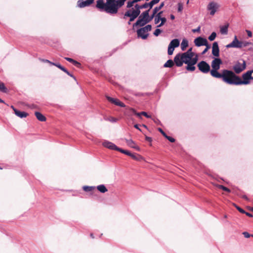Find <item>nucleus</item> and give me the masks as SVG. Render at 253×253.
Wrapping results in <instances>:
<instances>
[{"label":"nucleus","instance_id":"nucleus-1","mask_svg":"<svg viewBox=\"0 0 253 253\" xmlns=\"http://www.w3.org/2000/svg\"><path fill=\"white\" fill-rule=\"evenodd\" d=\"M126 0H97L95 7L100 11L114 15L118 13L120 8L122 7Z\"/></svg>","mask_w":253,"mask_h":253},{"label":"nucleus","instance_id":"nucleus-2","mask_svg":"<svg viewBox=\"0 0 253 253\" xmlns=\"http://www.w3.org/2000/svg\"><path fill=\"white\" fill-rule=\"evenodd\" d=\"M221 64L222 61L220 58H214L211 63L212 69L210 71V74L213 77L221 78L224 82L229 84L233 71L225 69L222 71L221 73H219L218 70L220 69Z\"/></svg>","mask_w":253,"mask_h":253},{"label":"nucleus","instance_id":"nucleus-3","mask_svg":"<svg viewBox=\"0 0 253 253\" xmlns=\"http://www.w3.org/2000/svg\"><path fill=\"white\" fill-rule=\"evenodd\" d=\"M242 78L243 80L233 72L229 84L241 85L250 84L251 83L250 81L253 80V70L248 71L244 73L242 76Z\"/></svg>","mask_w":253,"mask_h":253},{"label":"nucleus","instance_id":"nucleus-4","mask_svg":"<svg viewBox=\"0 0 253 253\" xmlns=\"http://www.w3.org/2000/svg\"><path fill=\"white\" fill-rule=\"evenodd\" d=\"M151 30L152 26L151 25H147L144 27L141 28L137 30V37L145 40L148 37L149 34L148 32Z\"/></svg>","mask_w":253,"mask_h":253},{"label":"nucleus","instance_id":"nucleus-5","mask_svg":"<svg viewBox=\"0 0 253 253\" xmlns=\"http://www.w3.org/2000/svg\"><path fill=\"white\" fill-rule=\"evenodd\" d=\"M246 68V63L245 60H243V63L237 62L233 67L234 73L239 74L243 71Z\"/></svg>","mask_w":253,"mask_h":253},{"label":"nucleus","instance_id":"nucleus-6","mask_svg":"<svg viewBox=\"0 0 253 253\" xmlns=\"http://www.w3.org/2000/svg\"><path fill=\"white\" fill-rule=\"evenodd\" d=\"M199 70L203 73L206 74L211 71L210 66L205 61L200 62L198 65Z\"/></svg>","mask_w":253,"mask_h":253},{"label":"nucleus","instance_id":"nucleus-7","mask_svg":"<svg viewBox=\"0 0 253 253\" xmlns=\"http://www.w3.org/2000/svg\"><path fill=\"white\" fill-rule=\"evenodd\" d=\"M220 7V5L214 1L210 2L208 6L207 9L210 11V15H214Z\"/></svg>","mask_w":253,"mask_h":253},{"label":"nucleus","instance_id":"nucleus-8","mask_svg":"<svg viewBox=\"0 0 253 253\" xmlns=\"http://www.w3.org/2000/svg\"><path fill=\"white\" fill-rule=\"evenodd\" d=\"M139 16V13L137 11H133L132 10L131 12L130 11H126L124 15V18H125L126 17H129L130 19L128 22V24H130V23L134 20L135 18H136Z\"/></svg>","mask_w":253,"mask_h":253},{"label":"nucleus","instance_id":"nucleus-9","mask_svg":"<svg viewBox=\"0 0 253 253\" xmlns=\"http://www.w3.org/2000/svg\"><path fill=\"white\" fill-rule=\"evenodd\" d=\"M243 42L239 41L237 39V36H235L234 40L232 42L227 44L226 47L227 48H231V47H236V48H241L243 47Z\"/></svg>","mask_w":253,"mask_h":253},{"label":"nucleus","instance_id":"nucleus-10","mask_svg":"<svg viewBox=\"0 0 253 253\" xmlns=\"http://www.w3.org/2000/svg\"><path fill=\"white\" fill-rule=\"evenodd\" d=\"M194 43L196 46L199 47L203 45H207L208 43L206 39L199 37L194 40Z\"/></svg>","mask_w":253,"mask_h":253},{"label":"nucleus","instance_id":"nucleus-11","mask_svg":"<svg viewBox=\"0 0 253 253\" xmlns=\"http://www.w3.org/2000/svg\"><path fill=\"white\" fill-rule=\"evenodd\" d=\"M106 97L107 99L111 103L114 104L115 105L117 106H119L122 107H126L125 104L123 103L122 102L120 101L117 98H114L108 96H106Z\"/></svg>","mask_w":253,"mask_h":253},{"label":"nucleus","instance_id":"nucleus-12","mask_svg":"<svg viewBox=\"0 0 253 253\" xmlns=\"http://www.w3.org/2000/svg\"><path fill=\"white\" fill-rule=\"evenodd\" d=\"M94 0H86L84 1L83 0H79L77 2V5L80 8L88 6L92 4Z\"/></svg>","mask_w":253,"mask_h":253},{"label":"nucleus","instance_id":"nucleus-13","mask_svg":"<svg viewBox=\"0 0 253 253\" xmlns=\"http://www.w3.org/2000/svg\"><path fill=\"white\" fill-rule=\"evenodd\" d=\"M148 23H149V20H147V19H143V18H141V17L139 16L137 21L133 24V27L134 28L137 26L142 27Z\"/></svg>","mask_w":253,"mask_h":253},{"label":"nucleus","instance_id":"nucleus-14","mask_svg":"<svg viewBox=\"0 0 253 253\" xmlns=\"http://www.w3.org/2000/svg\"><path fill=\"white\" fill-rule=\"evenodd\" d=\"M212 54L215 57L219 56V49L217 42H214L212 44Z\"/></svg>","mask_w":253,"mask_h":253},{"label":"nucleus","instance_id":"nucleus-15","mask_svg":"<svg viewBox=\"0 0 253 253\" xmlns=\"http://www.w3.org/2000/svg\"><path fill=\"white\" fill-rule=\"evenodd\" d=\"M103 145L105 147L111 150H115L118 151L119 148L115 144L109 141H105L103 143Z\"/></svg>","mask_w":253,"mask_h":253},{"label":"nucleus","instance_id":"nucleus-16","mask_svg":"<svg viewBox=\"0 0 253 253\" xmlns=\"http://www.w3.org/2000/svg\"><path fill=\"white\" fill-rule=\"evenodd\" d=\"M173 61L177 66L181 67L182 66L183 62L180 53H178L175 55Z\"/></svg>","mask_w":253,"mask_h":253},{"label":"nucleus","instance_id":"nucleus-17","mask_svg":"<svg viewBox=\"0 0 253 253\" xmlns=\"http://www.w3.org/2000/svg\"><path fill=\"white\" fill-rule=\"evenodd\" d=\"M126 143L128 146L131 148H134L137 151L140 150L139 147L135 143V142L131 139H126Z\"/></svg>","mask_w":253,"mask_h":253},{"label":"nucleus","instance_id":"nucleus-18","mask_svg":"<svg viewBox=\"0 0 253 253\" xmlns=\"http://www.w3.org/2000/svg\"><path fill=\"white\" fill-rule=\"evenodd\" d=\"M13 111L15 114L21 118H26L28 116V114L27 113L24 111H20L15 108H13Z\"/></svg>","mask_w":253,"mask_h":253},{"label":"nucleus","instance_id":"nucleus-19","mask_svg":"<svg viewBox=\"0 0 253 253\" xmlns=\"http://www.w3.org/2000/svg\"><path fill=\"white\" fill-rule=\"evenodd\" d=\"M129 110L131 111L132 113H133L135 115H136L137 116L139 117L140 118H141V115H143L145 117H146L147 118H150L151 116L147 114V113L146 112H141L140 113H137L136 112V111L133 109V108H130Z\"/></svg>","mask_w":253,"mask_h":253},{"label":"nucleus","instance_id":"nucleus-20","mask_svg":"<svg viewBox=\"0 0 253 253\" xmlns=\"http://www.w3.org/2000/svg\"><path fill=\"white\" fill-rule=\"evenodd\" d=\"M35 115L37 119L41 122H44L46 121V118L41 113L39 112H36Z\"/></svg>","mask_w":253,"mask_h":253},{"label":"nucleus","instance_id":"nucleus-21","mask_svg":"<svg viewBox=\"0 0 253 253\" xmlns=\"http://www.w3.org/2000/svg\"><path fill=\"white\" fill-rule=\"evenodd\" d=\"M147 7H148V6H147V2L145 3L144 4L141 5H139L136 4L135 5V9H133V10L138 11L139 15L140 13V9L146 8Z\"/></svg>","mask_w":253,"mask_h":253},{"label":"nucleus","instance_id":"nucleus-22","mask_svg":"<svg viewBox=\"0 0 253 253\" xmlns=\"http://www.w3.org/2000/svg\"><path fill=\"white\" fill-rule=\"evenodd\" d=\"M228 24H227L224 26H221L220 27V32L221 33V34L223 35H227L228 33Z\"/></svg>","mask_w":253,"mask_h":253},{"label":"nucleus","instance_id":"nucleus-23","mask_svg":"<svg viewBox=\"0 0 253 253\" xmlns=\"http://www.w3.org/2000/svg\"><path fill=\"white\" fill-rule=\"evenodd\" d=\"M65 59L67 61H69V62H70L72 63L73 64H74L75 66H76V67H78V68H80V67L81 66V64L79 62H78V61H76V60H74V59H72V58H69V57H65Z\"/></svg>","mask_w":253,"mask_h":253},{"label":"nucleus","instance_id":"nucleus-24","mask_svg":"<svg viewBox=\"0 0 253 253\" xmlns=\"http://www.w3.org/2000/svg\"><path fill=\"white\" fill-rule=\"evenodd\" d=\"M97 189L101 193H104L108 191V189L103 184L99 185L97 186Z\"/></svg>","mask_w":253,"mask_h":253},{"label":"nucleus","instance_id":"nucleus-25","mask_svg":"<svg viewBox=\"0 0 253 253\" xmlns=\"http://www.w3.org/2000/svg\"><path fill=\"white\" fill-rule=\"evenodd\" d=\"M174 48L178 47L179 45V41L177 39L172 40L169 44Z\"/></svg>","mask_w":253,"mask_h":253},{"label":"nucleus","instance_id":"nucleus-26","mask_svg":"<svg viewBox=\"0 0 253 253\" xmlns=\"http://www.w3.org/2000/svg\"><path fill=\"white\" fill-rule=\"evenodd\" d=\"M188 46V42L185 40L183 39L181 43V48L182 50H185L186 48Z\"/></svg>","mask_w":253,"mask_h":253},{"label":"nucleus","instance_id":"nucleus-27","mask_svg":"<svg viewBox=\"0 0 253 253\" xmlns=\"http://www.w3.org/2000/svg\"><path fill=\"white\" fill-rule=\"evenodd\" d=\"M187 64V66L186 67V69L187 70L189 71H194L196 69V67L194 66V65L190 62H188V63H186Z\"/></svg>","mask_w":253,"mask_h":253},{"label":"nucleus","instance_id":"nucleus-28","mask_svg":"<svg viewBox=\"0 0 253 253\" xmlns=\"http://www.w3.org/2000/svg\"><path fill=\"white\" fill-rule=\"evenodd\" d=\"M174 65V61L171 59L168 60L164 64V67H172Z\"/></svg>","mask_w":253,"mask_h":253},{"label":"nucleus","instance_id":"nucleus-29","mask_svg":"<svg viewBox=\"0 0 253 253\" xmlns=\"http://www.w3.org/2000/svg\"><path fill=\"white\" fill-rule=\"evenodd\" d=\"M83 189L85 192H91L95 189V187L84 186L83 187Z\"/></svg>","mask_w":253,"mask_h":253},{"label":"nucleus","instance_id":"nucleus-30","mask_svg":"<svg viewBox=\"0 0 253 253\" xmlns=\"http://www.w3.org/2000/svg\"><path fill=\"white\" fill-rule=\"evenodd\" d=\"M0 91L2 92H4V93H6L8 92V89L5 86L4 83H2L0 81Z\"/></svg>","mask_w":253,"mask_h":253},{"label":"nucleus","instance_id":"nucleus-31","mask_svg":"<svg viewBox=\"0 0 253 253\" xmlns=\"http://www.w3.org/2000/svg\"><path fill=\"white\" fill-rule=\"evenodd\" d=\"M150 11V9H149L143 12L140 16L139 17H141V18H143V19H148L149 17V12Z\"/></svg>","mask_w":253,"mask_h":253},{"label":"nucleus","instance_id":"nucleus-32","mask_svg":"<svg viewBox=\"0 0 253 253\" xmlns=\"http://www.w3.org/2000/svg\"><path fill=\"white\" fill-rule=\"evenodd\" d=\"M159 1L160 0H152L149 3H147V6L149 7V9H150L154 4L158 3Z\"/></svg>","mask_w":253,"mask_h":253},{"label":"nucleus","instance_id":"nucleus-33","mask_svg":"<svg viewBox=\"0 0 253 253\" xmlns=\"http://www.w3.org/2000/svg\"><path fill=\"white\" fill-rule=\"evenodd\" d=\"M164 6V2H162L159 6H157L154 8L153 9V11L154 12V14H157V12L162 8V7Z\"/></svg>","mask_w":253,"mask_h":253},{"label":"nucleus","instance_id":"nucleus-34","mask_svg":"<svg viewBox=\"0 0 253 253\" xmlns=\"http://www.w3.org/2000/svg\"><path fill=\"white\" fill-rule=\"evenodd\" d=\"M130 157L133 159L135 160H138V161H139L142 159V157L140 155H139L138 154H136L132 153Z\"/></svg>","mask_w":253,"mask_h":253},{"label":"nucleus","instance_id":"nucleus-35","mask_svg":"<svg viewBox=\"0 0 253 253\" xmlns=\"http://www.w3.org/2000/svg\"><path fill=\"white\" fill-rule=\"evenodd\" d=\"M180 55L181 56V57L183 63H185V64L188 63L189 62V61L190 60V59H188L186 56L183 55V53H180Z\"/></svg>","mask_w":253,"mask_h":253},{"label":"nucleus","instance_id":"nucleus-36","mask_svg":"<svg viewBox=\"0 0 253 253\" xmlns=\"http://www.w3.org/2000/svg\"><path fill=\"white\" fill-rule=\"evenodd\" d=\"M105 120L106 121H108L112 123H115L118 121V119L117 118H114L113 117H111V116H109V117L105 118Z\"/></svg>","mask_w":253,"mask_h":253},{"label":"nucleus","instance_id":"nucleus-37","mask_svg":"<svg viewBox=\"0 0 253 253\" xmlns=\"http://www.w3.org/2000/svg\"><path fill=\"white\" fill-rule=\"evenodd\" d=\"M198 56L196 55L195 57H193L191 59H190L189 62L195 65L198 61Z\"/></svg>","mask_w":253,"mask_h":253},{"label":"nucleus","instance_id":"nucleus-38","mask_svg":"<svg viewBox=\"0 0 253 253\" xmlns=\"http://www.w3.org/2000/svg\"><path fill=\"white\" fill-rule=\"evenodd\" d=\"M174 50V47L169 44V46H168V54L172 55L173 54Z\"/></svg>","mask_w":253,"mask_h":253},{"label":"nucleus","instance_id":"nucleus-39","mask_svg":"<svg viewBox=\"0 0 253 253\" xmlns=\"http://www.w3.org/2000/svg\"><path fill=\"white\" fill-rule=\"evenodd\" d=\"M118 151L123 153V154H125L129 156L130 157L131 155L132 154L131 153H130L129 151H127V150H124V149H122L121 148H119V149L118 150Z\"/></svg>","mask_w":253,"mask_h":253},{"label":"nucleus","instance_id":"nucleus-40","mask_svg":"<svg viewBox=\"0 0 253 253\" xmlns=\"http://www.w3.org/2000/svg\"><path fill=\"white\" fill-rule=\"evenodd\" d=\"M217 187L218 188L221 189L223 190V191H225L228 193L231 192L229 188L224 186L223 185H218Z\"/></svg>","mask_w":253,"mask_h":253},{"label":"nucleus","instance_id":"nucleus-41","mask_svg":"<svg viewBox=\"0 0 253 253\" xmlns=\"http://www.w3.org/2000/svg\"><path fill=\"white\" fill-rule=\"evenodd\" d=\"M216 36V34L215 32H212L211 34L209 37L208 39L210 41H213Z\"/></svg>","mask_w":253,"mask_h":253},{"label":"nucleus","instance_id":"nucleus-42","mask_svg":"<svg viewBox=\"0 0 253 253\" xmlns=\"http://www.w3.org/2000/svg\"><path fill=\"white\" fill-rule=\"evenodd\" d=\"M183 55L186 56L188 59H191L194 56V53H190L189 54L188 53H183Z\"/></svg>","mask_w":253,"mask_h":253},{"label":"nucleus","instance_id":"nucleus-43","mask_svg":"<svg viewBox=\"0 0 253 253\" xmlns=\"http://www.w3.org/2000/svg\"><path fill=\"white\" fill-rule=\"evenodd\" d=\"M233 205L237 209V210L239 211L241 213H245V211L242 209V208H241L240 207H239V206H238L237 205H236L235 204L233 203Z\"/></svg>","mask_w":253,"mask_h":253},{"label":"nucleus","instance_id":"nucleus-44","mask_svg":"<svg viewBox=\"0 0 253 253\" xmlns=\"http://www.w3.org/2000/svg\"><path fill=\"white\" fill-rule=\"evenodd\" d=\"M160 21H161V23H160V24H159L157 26L158 27H160L162 26L165 24V23L166 22L167 19L165 17H161V19Z\"/></svg>","mask_w":253,"mask_h":253},{"label":"nucleus","instance_id":"nucleus-45","mask_svg":"<svg viewBox=\"0 0 253 253\" xmlns=\"http://www.w3.org/2000/svg\"><path fill=\"white\" fill-rule=\"evenodd\" d=\"M52 65L55 66L60 69H61L62 71H63V70L65 69L64 67L62 66L59 63H54V64H52Z\"/></svg>","mask_w":253,"mask_h":253},{"label":"nucleus","instance_id":"nucleus-46","mask_svg":"<svg viewBox=\"0 0 253 253\" xmlns=\"http://www.w3.org/2000/svg\"><path fill=\"white\" fill-rule=\"evenodd\" d=\"M205 46H206V48L202 52V54H205L207 52V51L210 48V46L209 44V43H208L207 45H205Z\"/></svg>","mask_w":253,"mask_h":253},{"label":"nucleus","instance_id":"nucleus-47","mask_svg":"<svg viewBox=\"0 0 253 253\" xmlns=\"http://www.w3.org/2000/svg\"><path fill=\"white\" fill-rule=\"evenodd\" d=\"M162 32V31L159 29H157L154 32V35L155 36H158Z\"/></svg>","mask_w":253,"mask_h":253},{"label":"nucleus","instance_id":"nucleus-48","mask_svg":"<svg viewBox=\"0 0 253 253\" xmlns=\"http://www.w3.org/2000/svg\"><path fill=\"white\" fill-rule=\"evenodd\" d=\"M161 17H159V15H156L155 18V23L158 24L159 21L161 20Z\"/></svg>","mask_w":253,"mask_h":253},{"label":"nucleus","instance_id":"nucleus-49","mask_svg":"<svg viewBox=\"0 0 253 253\" xmlns=\"http://www.w3.org/2000/svg\"><path fill=\"white\" fill-rule=\"evenodd\" d=\"M156 14H154V12L153 11L152 14L149 17H148V18L147 20H149V22H150L154 17L155 18Z\"/></svg>","mask_w":253,"mask_h":253},{"label":"nucleus","instance_id":"nucleus-50","mask_svg":"<svg viewBox=\"0 0 253 253\" xmlns=\"http://www.w3.org/2000/svg\"><path fill=\"white\" fill-rule=\"evenodd\" d=\"M134 2H133V1H128L127 3V7L130 8L133 5Z\"/></svg>","mask_w":253,"mask_h":253},{"label":"nucleus","instance_id":"nucleus-51","mask_svg":"<svg viewBox=\"0 0 253 253\" xmlns=\"http://www.w3.org/2000/svg\"><path fill=\"white\" fill-rule=\"evenodd\" d=\"M40 60L43 62H44V63H48L49 64H50V65H52V64H54V63L50 61L49 60H47V59H40Z\"/></svg>","mask_w":253,"mask_h":253},{"label":"nucleus","instance_id":"nucleus-52","mask_svg":"<svg viewBox=\"0 0 253 253\" xmlns=\"http://www.w3.org/2000/svg\"><path fill=\"white\" fill-rule=\"evenodd\" d=\"M166 138L171 142H174L175 141L174 138L168 135L166 136Z\"/></svg>","mask_w":253,"mask_h":253},{"label":"nucleus","instance_id":"nucleus-53","mask_svg":"<svg viewBox=\"0 0 253 253\" xmlns=\"http://www.w3.org/2000/svg\"><path fill=\"white\" fill-rule=\"evenodd\" d=\"M183 9V5L181 3H178V11L181 12Z\"/></svg>","mask_w":253,"mask_h":253},{"label":"nucleus","instance_id":"nucleus-54","mask_svg":"<svg viewBox=\"0 0 253 253\" xmlns=\"http://www.w3.org/2000/svg\"><path fill=\"white\" fill-rule=\"evenodd\" d=\"M158 130L162 134V135L166 137V136H167V135L166 134V133L162 130V128H158Z\"/></svg>","mask_w":253,"mask_h":253},{"label":"nucleus","instance_id":"nucleus-55","mask_svg":"<svg viewBox=\"0 0 253 253\" xmlns=\"http://www.w3.org/2000/svg\"><path fill=\"white\" fill-rule=\"evenodd\" d=\"M200 29H201V27H200V26H199L197 29H193L192 32L193 33L200 32Z\"/></svg>","mask_w":253,"mask_h":253},{"label":"nucleus","instance_id":"nucleus-56","mask_svg":"<svg viewBox=\"0 0 253 253\" xmlns=\"http://www.w3.org/2000/svg\"><path fill=\"white\" fill-rule=\"evenodd\" d=\"M243 234L244 235L245 238H249L251 236V235L247 232H244L243 233Z\"/></svg>","mask_w":253,"mask_h":253},{"label":"nucleus","instance_id":"nucleus-57","mask_svg":"<svg viewBox=\"0 0 253 253\" xmlns=\"http://www.w3.org/2000/svg\"><path fill=\"white\" fill-rule=\"evenodd\" d=\"M145 140L149 142H151L152 141V138L147 136H145Z\"/></svg>","mask_w":253,"mask_h":253},{"label":"nucleus","instance_id":"nucleus-58","mask_svg":"<svg viewBox=\"0 0 253 253\" xmlns=\"http://www.w3.org/2000/svg\"><path fill=\"white\" fill-rule=\"evenodd\" d=\"M63 72L66 73L69 76L73 77V76L72 74H71L66 68L64 70H63Z\"/></svg>","mask_w":253,"mask_h":253},{"label":"nucleus","instance_id":"nucleus-59","mask_svg":"<svg viewBox=\"0 0 253 253\" xmlns=\"http://www.w3.org/2000/svg\"><path fill=\"white\" fill-rule=\"evenodd\" d=\"M246 32L248 34V36L249 37H252V33L251 31H249V30H246Z\"/></svg>","mask_w":253,"mask_h":253},{"label":"nucleus","instance_id":"nucleus-60","mask_svg":"<svg viewBox=\"0 0 253 253\" xmlns=\"http://www.w3.org/2000/svg\"><path fill=\"white\" fill-rule=\"evenodd\" d=\"M245 213L247 216H249V217H252L253 216V215H252L251 213H249V212H246V211H245Z\"/></svg>","mask_w":253,"mask_h":253},{"label":"nucleus","instance_id":"nucleus-61","mask_svg":"<svg viewBox=\"0 0 253 253\" xmlns=\"http://www.w3.org/2000/svg\"><path fill=\"white\" fill-rule=\"evenodd\" d=\"M134 127L136 128V129H138L140 131H141V129L139 128L138 125L136 124L134 126Z\"/></svg>","mask_w":253,"mask_h":253},{"label":"nucleus","instance_id":"nucleus-62","mask_svg":"<svg viewBox=\"0 0 253 253\" xmlns=\"http://www.w3.org/2000/svg\"><path fill=\"white\" fill-rule=\"evenodd\" d=\"M249 44V42H243V46H247Z\"/></svg>","mask_w":253,"mask_h":253},{"label":"nucleus","instance_id":"nucleus-63","mask_svg":"<svg viewBox=\"0 0 253 253\" xmlns=\"http://www.w3.org/2000/svg\"><path fill=\"white\" fill-rule=\"evenodd\" d=\"M185 53H188V54L190 53H193V52L192 51V48H190V49H189L188 50V51L187 52H186Z\"/></svg>","mask_w":253,"mask_h":253},{"label":"nucleus","instance_id":"nucleus-64","mask_svg":"<svg viewBox=\"0 0 253 253\" xmlns=\"http://www.w3.org/2000/svg\"><path fill=\"white\" fill-rule=\"evenodd\" d=\"M242 197L243 199H245V200H249V199H248V197H247V196H246V195H243V196H242Z\"/></svg>","mask_w":253,"mask_h":253}]
</instances>
